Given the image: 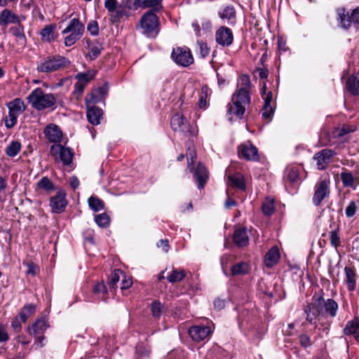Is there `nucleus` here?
<instances>
[{
	"mask_svg": "<svg viewBox=\"0 0 359 359\" xmlns=\"http://www.w3.org/2000/svg\"><path fill=\"white\" fill-rule=\"evenodd\" d=\"M299 177V169L296 167L288 168L287 170V178L292 182H295Z\"/></svg>",
	"mask_w": 359,
	"mask_h": 359,
	"instance_id": "8fccbe9b",
	"label": "nucleus"
},
{
	"mask_svg": "<svg viewBox=\"0 0 359 359\" xmlns=\"http://www.w3.org/2000/svg\"><path fill=\"white\" fill-rule=\"evenodd\" d=\"M337 303L332 299L325 300L323 296L314 295L312 302L305 309L306 320L313 323L317 317H331L337 316Z\"/></svg>",
	"mask_w": 359,
	"mask_h": 359,
	"instance_id": "f03ea898",
	"label": "nucleus"
},
{
	"mask_svg": "<svg viewBox=\"0 0 359 359\" xmlns=\"http://www.w3.org/2000/svg\"><path fill=\"white\" fill-rule=\"evenodd\" d=\"M170 125L172 130L175 132H181L184 135L190 134L194 135V130L191 129V126L182 114H176L172 116Z\"/></svg>",
	"mask_w": 359,
	"mask_h": 359,
	"instance_id": "9d476101",
	"label": "nucleus"
},
{
	"mask_svg": "<svg viewBox=\"0 0 359 359\" xmlns=\"http://www.w3.org/2000/svg\"><path fill=\"white\" fill-rule=\"evenodd\" d=\"M94 77V74L90 72H81L76 75L75 78L78 81L81 82L87 85L88 82L92 80Z\"/></svg>",
	"mask_w": 359,
	"mask_h": 359,
	"instance_id": "09e8293b",
	"label": "nucleus"
},
{
	"mask_svg": "<svg viewBox=\"0 0 359 359\" xmlns=\"http://www.w3.org/2000/svg\"><path fill=\"white\" fill-rule=\"evenodd\" d=\"M280 259V252L277 246L272 247L266 254L264 263L267 268H272Z\"/></svg>",
	"mask_w": 359,
	"mask_h": 359,
	"instance_id": "393cba45",
	"label": "nucleus"
},
{
	"mask_svg": "<svg viewBox=\"0 0 359 359\" xmlns=\"http://www.w3.org/2000/svg\"><path fill=\"white\" fill-rule=\"evenodd\" d=\"M211 332L210 328L208 326L195 325L189 330V334L191 339L200 341L208 338Z\"/></svg>",
	"mask_w": 359,
	"mask_h": 359,
	"instance_id": "a211bd4d",
	"label": "nucleus"
},
{
	"mask_svg": "<svg viewBox=\"0 0 359 359\" xmlns=\"http://www.w3.org/2000/svg\"><path fill=\"white\" fill-rule=\"evenodd\" d=\"M48 326L47 320L44 318H41L37 319L32 326H28L27 331L33 336L43 334Z\"/></svg>",
	"mask_w": 359,
	"mask_h": 359,
	"instance_id": "5701e85b",
	"label": "nucleus"
},
{
	"mask_svg": "<svg viewBox=\"0 0 359 359\" xmlns=\"http://www.w3.org/2000/svg\"><path fill=\"white\" fill-rule=\"evenodd\" d=\"M330 228H332V230L330 231V244L332 246L334 247L336 249L341 245V239L339 236V226L336 225L334 222H332L330 224Z\"/></svg>",
	"mask_w": 359,
	"mask_h": 359,
	"instance_id": "c756f323",
	"label": "nucleus"
},
{
	"mask_svg": "<svg viewBox=\"0 0 359 359\" xmlns=\"http://www.w3.org/2000/svg\"><path fill=\"white\" fill-rule=\"evenodd\" d=\"M228 179L231 184L241 190L245 189V184L244 182L243 177L241 174L236 173L234 175H229Z\"/></svg>",
	"mask_w": 359,
	"mask_h": 359,
	"instance_id": "473e14b6",
	"label": "nucleus"
},
{
	"mask_svg": "<svg viewBox=\"0 0 359 359\" xmlns=\"http://www.w3.org/2000/svg\"><path fill=\"white\" fill-rule=\"evenodd\" d=\"M88 203L89 205V207L94 211V212H98L100 210H102L104 208V202L100 200L99 198L95 196H90L88 200Z\"/></svg>",
	"mask_w": 359,
	"mask_h": 359,
	"instance_id": "a19ab883",
	"label": "nucleus"
},
{
	"mask_svg": "<svg viewBox=\"0 0 359 359\" xmlns=\"http://www.w3.org/2000/svg\"><path fill=\"white\" fill-rule=\"evenodd\" d=\"M356 130V126H344L341 128L337 129L334 132L336 137H341L351 132H353Z\"/></svg>",
	"mask_w": 359,
	"mask_h": 359,
	"instance_id": "5fc2aeb1",
	"label": "nucleus"
},
{
	"mask_svg": "<svg viewBox=\"0 0 359 359\" xmlns=\"http://www.w3.org/2000/svg\"><path fill=\"white\" fill-rule=\"evenodd\" d=\"M341 180L344 187H353L354 178L351 172L348 170L341 173Z\"/></svg>",
	"mask_w": 359,
	"mask_h": 359,
	"instance_id": "49530a36",
	"label": "nucleus"
},
{
	"mask_svg": "<svg viewBox=\"0 0 359 359\" xmlns=\"http://www.w3.org/2000/svg\"><path fill=\"white\" fill-rule=\"evenodd\" d=\"M219 18L230 25L236 24V12L233 6L229 5L218 13Z\"/></svg>",
	"mask_w": 359,
	"mask_h": 359,
	"instance_id": "b1692460",
	"label": "nucleus"
},
{
	"mask_svg": "<svg viewBox=\"0 0 359 359\" xmlns=\"http://www.w3.org/2000/svg\"><path fill=\"white\" fill-rule=\"evenodd\" d=\"M211 90L207 86H203L201 90L199 107L206 109L208 106V97L211 95Z\"/></svg>",
	"mask_w": 359,
	"mask_h": 359,
	"instance_id": "f704fd0d",
	"label": "nucleus"
},
{
	"mask_svg": "<svg viewBox=\"0 0 359 359\" xmlns=\"http://www.w3.org/2000/svg\"><path fill=\"white\" fill-rule=\"evenodd\" d=\"M108 92L107 86L99 87L86 96V102L89 104L98 103L103 101Z\"/></svg>",
	"mask_w": 359,
	"mask_h": 359,
	"instance_id": "4be33fe9",
	"label": "nucleus"
},
{
	"mask_svg": "<svg viewBox=\"0 0 359 359\" xmlns=\"http://www.w3.org/2000/svg\"><path fill=\"white\" fill-rule=\"evenodd\" d=\"M93 292L95 294L102 293L105 294L107 293V288L104 283H97L94 286Z\"/></svg>",
	"mask_w": 359,
	"mask_h": 359,
	"instance_id": "0e129e2a",
	"label": "nucleus"
},
{
	"mask_svg": "<svg viewBox=\"0 0 359 359\" xmlns=\"http://www.w3.org/2000/svg\"><path fill=\"white\" fill-rule=\"evenodd\" d=\"M46 137L51 142L58 143L62 137V132L59 126L55 124H49L44 129Z\"/></svg>",
	"mask_w": 359,
	"mask_h": 359,
	"instance_id": "412c9836",
	"label": "nucleus"
},
{
	"mask_svg": "<svg viewBox=\"0 0 359 359\" xmlns=\"http://www.w3.org/2000/svg\"><path fill=\"white\" fill-rule=\"evenodd\" d=\"M124 273L120 269H115L110 276L109 285L111 288L114 289L117 286V283L119 281L121 276L123 277Z\"/></svg>",
	"mask_w": 359,
	"mask_h": 359,
	"instance_id": "c03bdc74",
	"label": "nucleus"
},
{
	"mask_svg": "<svg viewBox=\"0 0 359 359\" xmlns=\"http://www.w3.org/2000/svg\"><path fill=\"white\" fill-rule=\"evenodd\" d=\"M36 188L50 192L55 189V185L48 177H43L36 183Z\"/></svg>",
	"mask_w": 359,
	"mask_h": 359,
	"instance_id": "e433bc0d",
	"label": "nucleus"
},
{
	"mask_svg": "<svg viewBox=\"0 0 359 359\" xmlns=\"http://www.w3.org/2000/svg\"><path fill=\"white\" fill-rule=\"evenodd\" d=\"M171 57L177 65L182 67H188L194 62V57L191 50L186 47L174 48Z\"/></svg>",
	"mask_w": 359,
	"mask_h": 359,
	"instance_id": "6e6552de",
	"label": "nucleus"
},
{
	"mask_svg": "<svg viewBox=\"0 0 359 359\" xmlns=\"http://www.w3.org/2000/svg\"><path fill=\"white\" fill-rule=\"evenodd\" d=\"M87 29L93 36H97L99 33L98 23L95 20H91L87 25Z\"/></svg>",
	"mask_w": 359,
	"mask_h": 359,
	"instance_id": "4d7b16f0",
	"label": "nucleus"
},
{
	"mask_svg": "<svg viewBox=\"0 0 359 359\" xmlns=\"http://www.w3.org/2000/svg\"><path fill=\"white\" fill-rule=\"evenodd\" d=\"M190 171L194 174V178L197 183L199 189H203L208 180V171L206 168L199 163L196 168H189Z\"/></svg>",
	"mask_w": 359,
	"mask_h": 359,
	"instance_id": "dca6fc26",
	"label": "nucleus"
},
{
	"mask_svg": "<svg viewBox=\"0 0 359 359\" xmlns=\"http://www.w3.org/2000/svg\"><path fill=\"white\" fill-rule=\"evenodd\" d=\"M96 103L89 104L86 102L87 108V118L88 121L93 125H98L102 116V110L95 106Z\"/></svg>",
	"mask_w": 359,
	"mask_h": 359,
	"instance_id": "6ab92c4d",
	"label": "nucleus"
},
{
	"mask_svg": "<svg viewBox=\"0 0 359 359\" xmlns=\"http://www.w3.org/2000/svg\"><path fill=\"white\" fill-rule=\"evenodd\" d=\"M151 311L154 318H159L163 311V306L158 301H154L151 305Z\"/></svg>",
	"mask_w": 359,
	"mask_h": 359,
	"instance_id": "de8ad7c7",
	"label": "nucleus"
},
{
	"mask_svg": "<svg viewBox=\"0 0 359 359\" xmlns=\"http://www.w3.org/2000/svg\"><path fill=\"white\" fill-rule=\"evenodd\" d=\"M338 20L341 27L347 29L352 24H356L359 18V8L353 9L351 13L347 11L344 8H339L337 10Z\"/></svg>",
	"mask_w": 359,
	"mask_h": 359,
	"instance_id": "0eeeda50",
	"label": "nucleus"
},
{
	"mask_svg": "<svg viewBox=\"0 0 359 359\" xmlns=\"http://www.w3.org/2000/svg\"><path fill=\"white\" fill-rule=\"evenodd\" d=\"M336 154L335 151L332 149H325L317 152L313 158L316 161L318 170H324L330 163L332 158Z\"/></svg>",
	"mask_w": 359,
	"mask_h": 359,
	"instance_id": "2eb2a0df",
	"label": "nucleus"
},
{
	"mask_svg": "<svg viewBox=\"0 0 359 359\" xmlns=\"http://www.w3.org/2000/svg\"><path fill=\"white\" fill-rule=\"evenodd\" d=\"M274 199L271 197L265 198L262 203V210L264 215L271 216L275 211Z\"/></svg>",
	"mask_w": 359,
	"mask_h": 359,
	"instance_id": "72a5a7b5",
	"label": "nucleus"
},
{
	"mask_svg": "<svg viewBox=\"0 0 359 359\" xmlns=\"http://www.w3.org/2000/svg\"><path fill=\"white\" fill-rule=\"evenodd\" d=\"M9 340V335L4 325H0V342H6Z\"/></svg>",
	"mask_w": 359,
	"mask_h": 359,
	"instance_id": "338daca9",
	"label": "nucleus"
},
{
	"mask_svg": "<svg viewBox=\"0 0 359 359\" xmlns=\"http://www.w3.org/2000/svg\"><path fill=\"white\" fill-rule=\"evenodd\" d=\"M101 53V48L98 46H93L90 48L88 56L91 60L96 59Z\"/></svg>",
	"mask_w": 359,
	"mask_h": 359,
	"instance_id": "bf43d9fd",
	"label": "nucleus"
},
{
	"mask_svg": "<svg viewBox=\"0 0 359 359\" xmlns=\"http://www.w3.org/2000/svg\"><path fill=\"white\" fill-rule=\"evenodd\" d=\"M240 158L248 161H258L259 158L258 149L250 142L242 144L238 147Z\"/></svg>",
	"mask_w": 359,
	"mask_h": 359,
	"instance_id": "ddd939ff",
	"label": "nucleus"
},
{
	"mask_svg": "<svg viewBox=\"0 0 359 359\" xmlns=\"http://www.w3.org/2000/svg\"><path fill=\"white\" fill-rule=\"evenodd\" d=\"M250 270L249 265L246 262H239L234 264L231 268V274L233 276L244 275L248 273Z\"/></svg>",
	"mask_w": 359,
	"mask_h": 359,
	"instance_id": "c9c22d12",
	"label": "nucleus"
},
{
	"mask_svg": "<svg viewBox=\"0 0 359 359\" xmlns=\"http://www.w3.org/2000/svg\"><path fill=\"white\" fill-rule=\"evenodd\" d=\"M85 31L84 25L79 18H72L67 26L62 31V34H67L64 39L65 46L69 47L75 44L83 36Z\"/></svg>",
	"mask_w": 359,
	"mask_h": 359,
	"instance_id": "39448f33",
	"label": "nucleus"
},
{
	"mask_svg": "<svg viewBox=\"0 0 359 359\" xmlns=\"http://www.w3.org/2000/svg\"><path fill=\"white\" fill-rule=\"evenodd\" d=\"M197 45L199 48L200 55L203 58L205 57L210 52V49L208 48L206 43L202 41H198Z\"/></svg>",
	"mask_w": 359,
	"mask_h": 359,
	"instance_id": "680f3d73",
	"label": "nucleus"
},
{
	"mask_svg": "<svg viewBox=\"0 0 359 359\" xmlns=\"http://www.w3.org/2000/svg\"><path fill=\"white\" fill-rule=\"evenodd\" d=\"M19 18L11 11L4 9L0 14V25L6 26L9 23H18Z\"/></svg>",
	"mask_w": 359,
	"mask_h": 359,
	"instance_id": "bb28decb",
	"label": "nucleus"
},
{
	"mask_svg": "<svg viewBox=\"0 0 359 359\" xmlns=\"http://www.w3.org/2000/svg\"><path fill=\"white\" fill-rule=\"evenodd\" d=\"M216 42L223 46H230L233 41V34L231 29L225 26H221L215 32Z\"/></svg>",
	"mask_w": 359,
	"mask_h": 359,
	"instance_id": "f8f14e48",
	"label": "nucleus"
},
{
	"mask_svg": "<svg viewBox=\"0 0 359 359\" xmlns=\"http://www.w3.org/2000/svg\"><path fill=\"white\" fill-rule=\"evenodd\" d=\"M18 116L8 111V115L5 118V125L8 128H13L17 123Z\"/></svg>",
	"mask_w": 359,
	"mask_h": 359,
	"instance_id": "603ef678",
	"label": "nucleus"
},
{
	"mask_svg": "<svg viewBox=\"0 0 359 359\" xmlns=\"http://www.w3.org/2000/svg\"><path fill=\"white\" fill-rule=\"evenodd\" d=\"M274 109L271 106L264 105L262 110V116L264 119L270 121L273 115Z\"/></svg>",
	"mask_w": 359,
	"mask_h": 359,
	"instance_id": "864d4df0",
	"label": "nucleus"
},
{
	"mask_svg": "<svg viewBox=\"0 0 359 359\" xmlns=\"http://www.w3.org/2000/svg\"><path fill=\"white\" fill-rule=\"evenodd\" d=\"M36 306L33 304H25L18 314V317L22 323H25L27 320L35 312Z\"/></svg>",
	"mask_w": 359,
	"mask_h": 359,
	"instance_id": "7c9ffc66",
	"label": "nucleus"
},
{
	"mask_svg": "<svg viewBox=\"0 0 359 359\" xmlns=\"http://www.w3.org/2000/svg\"><path fill=\"white\" fill-rule=\"evenodd\" d=\"M10 32L17 38L22 39L25 38L24 30L22 26L18 25L16 27H12L10 28Z\"/></svg>",
	"mask_w": 359,
	"mask_h": 359,
	"instance_id": "6e6d98bb",
	"label": "nucleus"
},
{
	"mask_svg": "<svg viewBox=\"0 0 359 359\" xmlns=\"http://www.w3.org/2000/svg\"><path fill=\"white\" fill-rule=\"evenodd\" d=\"M330 194L329 182L323 180L316 185L315 191L313 196V203L318 206L323 200L328 196Z\"/></svg>",
	"mask_w": 359,
	"mask_h": 359,
	"instance_id": "f3484780",
	"label": "nucleus"
},
{
	"mask_svg": "<svg viewBox=\"0 0 359 359\" xmlns=\"http://www.w3.org/2000/svg\"><path fill=\"white\" fill-rule=\"evenodd\" d=\"M123 10L136 11L139 8H142V0H126L121 3Z\"/></svg>",
	"mask_w": 359,
	"mask_h": 359,
	"instance_id": "79ce46f5",
	"label": "nucleus"
},
{
	"mask_svg": "<svg viewBox=\"0 0 359 359\" xmlns=\"http://www.w3.org/2000/svg\"><path fill=\"white\" fill-rule=\"evenodd\" d=\"M6 105L8 109V111L16 114L18 116L21 114H22L26 109V106L24 102L20 98H15L12 101L8 102Z\"/></svg>",
	"mask_w": 359,
	"mask_h": 359,
	"instance_id": "a878e982",
	"label": "nucleus"
},
{
	"mask_svg": "<svg viewBox=\"0 0 359 359\" xmlns=\"http://www.w3.org/2000/svg\"><path fill=\"white\" fill-rule=\"evenodd\" d=\"M359 328V320L355 318L354 320L348 321L344 329V333L346 335L354 334L355 338L358 340L359 337L357 330Z\"/></svg>",
	"mask_w": 359,
	"mask_h": 359,
	"instance_id": "2f4dec72",
	"label": "nucleus"
},
{
	"mask_svg": "<svg viewBox=\"0 0 359 359\" xmlns=\"http://www.w3.org/2000/svg\"><path fill=\"white\" fill-rule=\"evenodd\" d=\"M235 245L239 248L245 247L249 244V233L245 227H239L235 229L233 235Z\"/></svg>",
	"mask_w": 359,
	"mask_h": 359,
	"instance_id": "aec40b11",
	"label": "nucleus"
},
{
	"mask_svg": "<svg viewBox=\"0 0 359 359\" xmlns=\"http://www.w3.org/2000/svg\"><path fill=\"white\" fill-rule=\"evenodd\" d=\"M151 8L154 13L163 8L161 0H142V8Z\"/></svg>",
	"mask_w": 359,
	"mask_h": 359,
	"instance_id": "58836bf2",
	"label": "nucleus"
},
{
	"mask_svg": "<svg viewBox=\"0 0 359 359\" xmlns=\"http://www.w3.org/2000/svg\"><path fill=\"white\" fill-rule=\"evenodd\" d=\"M21 321L20 319L19 320L18 317H15L11 322V327L16 332H20L22 326H21Z\"/></svg>",
	"mask_w": 359,
	"mask_h": 359,
	"instance_id": "774afa93",
	"label": "nucleus"
},
{
	"mask_svg": "<svg viewBox=\"0 0 359 359\" xmlns=\"http://www.w3.org/2000/svg\"><path fill=\"white\" fill-rule=\"evenodd\" d=\"M86 86V84L77 81V82L74 84V94L75 95V96H81Z\"/></svg>",
	"mask_w": 359,
	"mask_h": 359,
	"instance_id": "e2e57ef3",
	"label": "nucleus"
},
{
	"mask_svg": "<svg viewBox=\"0 0 359 359\" xmlns=\"http://www.w3.org/2000/svg\"><path fill=\"white\" fill-rule=\"evenodd\" d=\"M21 149V144L18 141L11 142L6 148V154L10 157L15 156Z\"/></svg>",
	"mask_w": 359,
	"mask_h": 359,
	"instance_id": "ea45409f",
	"label": "nucleus"
},
{
	"mask_svg": "<svg viewBox=\"0 0 359 359\" xmlns=\"http://www.w3.org/2000/svg\"><path fill=\"white\" fill-rule=\"evenodd\" d=\"M29 102L36 110H43L53 107L56 102V98L51 93H46L41 88H37L32 91L27 97Z\"/></svg>",
	"mask_w": 359,
	"mask_h": 359,
	"instance_id": "20e7f679",
	"label": "nucleus"
},
{
	"mask_svg": "<svg viewBox=\"0 0 359 359\" xmlns=\"http://www.w3.org/2000/svg\"><path fill=\"white\" fill-rule=\"evenodd\" d=\"M142 34L148 38H156L160 31V23L157 15L153 11L146 12L140 21Z\"/></svg>",
	"mask_w": 359,
	"mask_h": 359,
	"instance_id": "423d86ee",
	"label": "nucleus"
},
{
	"mask_svg": "<svg viewBox=\"0 0 359 359\" xmlns=\"http://www.w3.org/2000/svg\"><path fill=\"white\" fill-rule=\"evenodd\" d=\"M185 277V271L183 269H173L168 277L170 283H174L181 281Z\"/></svg>",
	"mask_w": 359,
	"mask_h": 359,
	"instance_id": "37998d69",
	"label": "nucleus"
},
{
	"mask_svg": "<svg viewBox=\"0 0 359 359\" xmlns=\"http://www.w3.org/2000/svg\"><path fill=\"white\" fill-rule=\"evenodd\" d=\"M357 205L354 201H351L346 208L345 213L347 217H353L356 212Z\"/></svg>",
	"mask_w": 359,
	"mask_h": 359,
	"instance_id": "13d9d810",
	"label": "nucleus"
},
{
	"mask_svg": "<svg viewBox=\"0 0 359 359\" xmlns=\"http://www.w3.org/2000/svg\"><path fill=\"white\" fill-rule=\"evenodd\" d=\"M69 65L70 61L64 56L49 55L37 62L36 70L40 73H51L67 68Z\"/></svg>",
	"mask_w": 359,
	"mask_h": 359,
	"instance_id": "7ed1b4c3",
	"label": "nucleus"
},
{
	"mask_svg": "<svg viewBox=\"0 0 359 359\" xmlns=\"http://www.w3.org/2000/svg\"><path fill=\"white\" fill-rule=\"evenodd\" d=\"M55 27L56 26L55 24H50L45 26L41 31L42 40L46 42L53 41L55 39L54 36Z\"/></svg>",
	"mask_w": 359,
	"mask_h": 359,
	"instance_id": "c85d7f7f",
	"label": "nucleus"
},
{
	"mask_svg": "<svg viewBox=\"0 0 359 359\" xmlns=\"http://www.w3.org/2000/svg\"><path fill=\"white\" fill-rule=\"evenodd\" d=\"M132 285V280L130 278H127L125 273L123 276V279L121 283V289L126 290Z\"/></svg>",
	"mask_w": 359,
	"mask_h": 359,
	"instance_id": "69168bd1",
	"label": "nucleus"
},
{
	"mask_svg": "<svg viewBox=\"0 0 359 359\" xmlns=\"http://www.w3.org/2000/svg\"><path fill=\"white\" fill-rule=\"evenodd\" d=\"M299 343L301 346L304 348H308L311 346L312 342L311 340L310 337H309L307 334H302L299 335Z\"/></svg>",
	"mask_w": 359,
	"mask_h": 359,
	"instance_id": "052dcab7",
	"label": "nucleus"
},
{
	"mask_svg": "<svg viewBox=\"0 0 359 359\" xmlns=\"http://www.w3.org/2000/svg\"><path fill=\"white\" fill-rule=\"evenodd\" d=\"M187 167L188 168H193V165L195 162V160L196 158V153L194 148H191V147H188L187 152Z\"/></svg>",
	"mask_w": 359,
	"mask_h": 359,
	"instance_id": "3c124183",
	"label": "nucleus"
},
{
	"mask_svg": "<svg viewBox=\"0 0 359 359\" xmlns=\"http://www.w3.org/2000/svg\"><path fill=\"white\" fill-rule=\"evenodd\" d=\"M95 221L99 226L107 227L109 224L110 219L106 213H102L95 216Z\"/></svg>",
	"mask_w": 359,
	"mask_h": 359,
	"instance_id": "a18cd8bd",
	"label": "nucleus"
},
{
	"mask_svg": "<svg viewBox=\"0 0 359 359\" xmlns=\"http://www.w3.org/2000/svg\"><path fill=\"white\" fill-rule=\"evenodd\" d=\"M346 274V283L347 285L348 290L353 291L355 289L356 286V273L350 267L346 266L344 269Z\"/></svg>",
	"mask_w": 359,
	"mask_h": 359,
	"instance_id": "cd10ccee",
	"label": "nucleus"
},
{
	"mask_svg": "<svg viewBox=\"0 0 359 359\" xmlns=\"http://www.w3.org/2000/svg\"><path fill=\"white\" fill-rule=\"evenodd\" d=\"M359 81L357 80V77L354 75L351 76L346 82V88L353 95L359 94Z\"/></svg>",
	"mask_w": 359,
	"mask_h": 359,
	"instance_id": "4c0bfd02",
	"label": "nucleus"
},
{
	"mask_svg": "<svg viewBox=\"0 0 359 359\" xmlns=\"http://www.w3.org/2000/svg\"><path fill=\"white\" fill-rule=\"evenodd\" d=\"M238 89L232 96L233 104H229L228 114L234 115L237 118L241 119L245 111V107L250 104V96L249 90L251 86L250 79L248 75L240 76L238 83Z\"/></svg>",
	"mask_w": 359,
	"mask_h": 359,
	"instance_id": "f257e3e1",
	"label": "nucleus"
},
{
	"mask_svg": "<svg viewBox=\"0 0 359 359\" xmlns=\"http://www.w3.org/2000/svg\"><path fill=\"white\" fill-rule=\"evenodd\" d=\"M104 7L110 13L109 20L112 23L118 22L123 16L127 15L121 4H119L117 0H105Z\"/></svg>",
	"mask_w": 359,
	"mask_h": 359,
	"instance_id": "1a4fd4ad",
	"label": "nucleus"
},
{
	"mask_svg": "<svg viewBox=\"0 0 359 359\" xmlns=\"http://www.w3.org/2000/svg\"><path fill=\"white\" fill-rule=\"evenodd\" d=\"M67 205L66 192L64 190L58 191L55 196L50 198V206L55 213L64 212Z\"/></svg>",
	"mask_w": 359,
	"mask_h": 359,
	"instance_id": "4468645a",
	"label": "nucleus"
},
{
	"mask_svg": "<svg viewBox=\"0 0 359 359\" xmlns=\"http://www.w3.org/2000/svg\"><path fill=\"white\" fill-rule=\"evenodd\" d=\"M50 154L55 156L59 154V158L65 165H69L72 163L74 156V153L69 148L64 147L60 144L51 146Z\"/></svg>",
	"mask_w": 359,
	"mask_h": 359,
	"instance_id": "9b49d317",
	"label": "nucleus"
}]
</instances>
